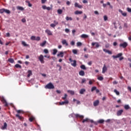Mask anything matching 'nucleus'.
Here are the masks:
<instances>
[{
  "label": "nucleus",
  "instance_id": "1",
  "mask_svg": "<svg viewBox=\"0 0 131 131\" xmlns=\"http://www.w3.org/2000/svg\"><path fill=\"white\" fill-rule=\"evenodd\" d=\"M45 89H48V90H53V89H55V86H54L53 83L50 82L45 86Z\"/></svg>",
  "mask_w": 131,
  "mask_h": 131
},
{
  "label": "nucleus",
  "instance_id": "2",
  "mask_svg": "<svg viewBox=\"0 0 131 131\" xmlns=\"http://www.w3.org/2000/svg\"><path fill=\"white\" fill-rule=\"evenodd\" d=\"M69 61L71 62L72 66H73V67H76V60H73L72 58H69ZM73 62V63H72Z\"/></svg>",
  "mask_w": 131,
  "mask_h": 131
},
{
  "label": "nucleus",
  "instance_id": "3",
  "mask_svg": "<svg viewBox=\"0 0 131 131\" xmlns=\"http://www.w3.org/2000/svg\"><path fill=\"white\" fill-rule=\"evenodd\" d=\"M1 101L3 104H5V107H8L9 106V104H8V102H7V100L5 99V98L2 97L1 98Z\"/></svg>",
  "mask_w": 131,
  "mask_h": 131
},
{
  "label": "nucleus",
  "instance_id": "4",
  "mask_svg": "<svg viewBox=\"0 0 131 131\" xmlns=\"http://www.w3.org/2000/svg\"><path fill=\"white\" fill-rule=\"evenodd\" d=\"M38 59L40 61V62L41 63V64H44L45 63V60H43V55H40L39 57H38Z\"/></svg>",
  "mask_w": 131,
  "mask_h": 131
},
{
  "label": "nucleus",
  "instance_id": "5",
  "mask_svg": "<svg viewBox=\"0 0 131 131\" xmlns=\"http://www.w3.org/2000/svg\"><path fill=\"white\" fill-rule=\"evenodd\" d=\"M119 46L120 48H123V49H125V48L127 47V43L126 42H124L122 43H120Z\"/></svg>",
  "mask_w": 131,
  "mask_h": 131
},
{
  "label": "nucleus",
  "instance_id": "6",
  "mask_svg": "<svg viewBox=\"0 0 131 131\" xmlns=\"http://www.w3.org/2000/svg\"><path fill=\"white\" fill-rule=\"evenodd\" d=\"M66 104H69V101H68V100H66L64 101L59 102V105H66Z\"/></svg>",
  "mask_w": 131,
  "mask_h": 131
},
{
  "label": "nucleus",
  "instance_id": "7",
  "mask_svg": "<svg viewBox=\"0 0 131 131\" xmlns=\"http://www.w3.org/2000/svg\"><path fill=\"white\" fill-rule=\"evenodd\" d=\"M42 8L43 9V10H47V11H51V10H52V8H51L50 7H47L46 5H43L42 6Z\"/></svg>",
  "mask_w": 131,
  "mask_h": 131
},
{
  "label": "nucleus",
  "instance_id": "8",
  "mask_svg": "<svg viewBox=\"0 0 131 131\" xmlns=\"http://www.w3.org/2000/svg\"><path fill=\"white\" fill-rule=\"evenodd\" d=\"M75 116L76 118H80V119H82L84 117L83 115H80L78 114H75Z\"/></svg>",
  "mask_w": 131,
  "mask_h": 131
},
{
  "label": "nucleus",
  "instance_id": "9",
  "mask_svg": "<svg viewBox=\"0 0 131 131\" xmlns=\"http://www.w3.org/2000/svg\"><path fill=\"white\" fill-rule=\"evenodd\" d=\"M99 104H100V101H99V100H97L93 102V105L94 107H97V106H98Z\"/></svg>",
  "mask_w": 131,
  "mask_h": 131
},
{
  "label": "nucleus",
  "instance_id": "10",
  "mask_svg": "<svg viewBox=\"0 0 131 131\" xmlns=\"http://www.w3.org/2000/svg\"><path fill=\"white\" fill-rule=\"evenodd\" d=\"M45 32L48 34V35H53V33L52 32V31H51V30L49 29L46 30Z\"/></svg>",
  "mask_w": 131,
  "mask_h": 131
},
{
  "label": "nucleus",
  "instance_id": "11",
  "mask_svg": "<svg viewBox=\"0 0 131 131\" xmlns=\"http://www.w3.org/2000/svg\"><path fill=\"white\" fill-rule=\"evenodd\" d=\"M122 113H123V110H120L117 111V116H120L121 115V114H122Z\"/></svg>",
  "mask_w": 131,
  "mask_h": 131
},
{
  "label": "nucleus",
  "instance_id": "12",
  "mask_svg": "<svg viewBox=\"0 0 131 131\" xmlns=\"http://www.w3.org/2000/svg\"><path fill=\"white\" fill-rule=\"evenodd\" d=\"M107 67H106V64L103 65V67L102 68V73H105L106 71H107Z\"/></svg>",
  "mask_w": 131,
  "mask_h": 131
},
{
  "label": "nucleus",
  "instance_id": "13",
  "mask_svg": "<svg viewBox=\"0 0 131 131\" xmlns=\"http://www.w3.org/2000/svg\"><path fill=\"white\" fill-rule=\"evenodd\" d=\"M119 12L121 13L122 16H123L124 17H126V15H127L126 12H123V11H122V10H121V9H119Z\"/></svg>",
  "mask_w": 131,
  "mask_h": 131
},
{
  "label": "nucleus",
  "instance_id": "14",
  "mask_svg": "<svg viewBox=\"0 0 131 131\" xmlns=\"http://www.w3.org/2000/svg\"><path fill=\"white\" fill-rule=\"evenodd\" d=\"M15 116H16V117L18 118V119H19V120H21V121H23V120L24 119V118H23V117L19 115V114H16L15 115Z\"/></svg>",
  "mask_w": 131,
  "mask_h": 131
},
{
  "label": "nucleus",
  "instance_id": "15",
  "mask_svg": "<svg viewBox=\"0 0 131 131\" xmlns=\"http://www.w3.org/2000/svg\"><path fill=\"white\" fill-rule=\"evenodd\" d=\"M57 57L63 58L64 57V52L62 51L60 52L59 53L57 54Z\"/></svg>",
  "mask_w": 131,
  "mask_h": 131
},
{
  "label": "nucleus",
  "instance_id": "16",
  "mask_svg": "<svg viewBox=\"0 0 131 131\" xmlns=\"http://www.w3.org/2000/svg\"><path fill=\"white\" fill-rule=\"evenodd\" d=\"M74 6L75 8H78L79 9L82 8V6L79 5L77 3H75Z\"/></svg>",
  "mask_w": 131,
  "mask_h": 131
},
{
  "label": "nucleus",
  "instance_id": "17",
  "mask_svg": "<svg viewBox=\"0 0 131 131\" xmlns=\"http://www.w3.org/2000/svg\"><path fill=\"white\" fill-rule=\"evenodd\" d=\"M96 45V48H99L100 47V45H99V43L95 42H92V47H94V46Z\"/></svg>",
  "mask_w": 131,
  "mask_h": 131
},
{
  "label": "nucleus",
  "instance_id": "18",
  "mask_svg": "<svg viewBox=\"0 0 131 131\" xmlns=\"http://www.w3.org/2000/svg\"><path fill=\"white\" fill-rule=\"evenodd\" d=\"M103 52H105V53H107V54H109V55H112V52L108 50L107 49H103Z\"/></svg>",
  "mask_w": 131,
  "mask_h": 131
},
{
  "label": "nucleus",
  "instance_id": "19",
  "mask_svg": "<svg viewBox=\"0 0 131 131\" xmlns=\"http://www.w3.org/2000/svg\"><path fill=\"white\" fill-rule=\"evenodd\" d=\"M74 14L75 15H81V14H82V11L76 10L75 11Z\"/></svg>",
  "mask_w": 131,
  "mask_h": 131
},
{
  "label": "nucleus",
  "instance_id": "20",
  "mask_svg": "<svg viewBox=\"0 0 131 131\" xmlns=\"http://www.w3.org/2000/svg\"><path fill=\"white\" fill-rule=\"evenodd\" d=\"M61 43L63 45H65V46H66V47H68V43L67 42V41H66V40H65V39L62 40L61 41Z\"/></svg>",
  "mask_w": 131,
  "mask_h": 131
},
{
  "label": "nucleus",
  "instance_id": "21",
  "mask_svg": "<svg viewBox=\"0 0 131 131\" xmlns=\"http://www.w3.org/2000/svg\"><path fill=\"white\" fill-rule=\"evenodd\" d=\"M31 75H32V71H31V70L28 71L27 77H30Z\"/></svg>",
  "mask_w": 131,
  "mask_h": 131
},
{
  "label": "nucleus",
  "instance_id": "22",
  "mask_svg": "<svg viewBox=\"0 0 131 131\" xmlns=\"http://www.w3.org/2000/svg\"><path fill=\"white\" fill-rule=\"evenodd\" d=\"M79 75H80V76H84V71L81 70L79 72Z\"/></svg>",
  "mask_w": 131,
  "mask_h": 131
},
{
  "label": "nucleus",
  "instance_id": "23",
  "mask_svg": "<svg viewBox=\"0 0 131 131\" xmlns=\"http://www.w3.org/2000/svg\"><path fill=\"white\" fill-rule=\"evenodd\" d=\"M85 89H81L79 91V93L80 94V95H83V93H85Z\"/></svg>",
  "mask_w": 131,
  "mask_h": 131
},
{
  "label": "nucleus",
  "instance_id": "24",
  "mask_svg": "<svg viewBox=\"0 0 131 131\" xmlns=\"http://www.w3.org/2000/svg\"><path fill=\"white\" fill-rule=\"evenodd\" d=\"M35 120V118H34V117L33 116H31L29 118V120L30 122H32V121H33V120Z\"/></svg>",
  "mask_w": 131,
  "mask_h": 131
},
{
  "label": "nucleus",
  "instance_id": "25",
  "mask_svg": "<svg viewBox=\"0 0 131 131\" xmlns=\"http://www.w3.org/2000/svg\"><path fill=\"white\" fill-rule=\"evenodd\" d=\"M81 38H88V37H89V35L83 34L81 35Z\"/></svg>",
  "mask_w": 131,
  "mask_h": 131
},
{
  "label": "nucleus",
  "instance_id": "26",
  "mask_svg": "<svg viewBox=\"0 0 131 131\" xmlns=\"http://www.w3.org/2000/svg\"><path fill=\"white\" fill-rule=\"evenodd\" d=\"M47 44V41H43L42 43H40V47H43Z\"/></svg>",
  "mask_w": 131,
  "mask_h": 131
},
{
  "label": "nucleus",
  "instance_id": "27",
  "mask_svg": "<svg viewBox=\"0 0 131 131\" xmlns=\"http://www.w3.org/2000/svg\"><path fill=\"white\" fill-rule=\"evenodd\" d=\"M68 93H69V94H70L71 95H74L75 92L74 91H72V90H68Z\"/></svg>",
  "mask_w": 131,
  "mask_h": 131
},
{
  "label": "nucleus",
  "instance_id": "28",
  "mask_svg": "<svg viewBox=\"0 0 131 131\" xmlns=\"http://www.w3.org/2000/svg\"><path fill=\"white\" fill-rule=\"evenodd\" d=\"M66 20H67V21H72L73 19H72V17H69V16H67L66 17Z\"/></svg>",
  "mask_w": 131,
  "mask_h": 131
},
{
  "label": "nucleus",
  "instance_id": "29",
  "mask_svg": "<svg viewBox=\"0 0 131 131\" xmlns=\"http://www.w3.org/2000/svg\"><path fill=\"white\" fill-rule=\"evenodd\" d=\"M81 69H83V70H86V68L84 64H82L80 66Z\"/></svg>",
  "mask_w": 131,
  "mask_h": 131
},
{
  "label": "nucleus",
  "instance_id": "30",
  "mask_svg": "<svg viewBox=\"0 0 131 131\" xmlns=\"http://www.w3.org/2000/svg\"><path fill=\"white\" fill-rule=\"evenodd\" d=\"M17 9L20 11H24V8L21 6H17Z\"/></svg>",
  "mask_w": 131,
  "mask_h": 131
},
{
  "label": "nucleus",
  "instance_id": "31",
  "mask_svg": "<svg viewBox=\"0 0 131 131\" xmlns=\"http://www.w3.org/2000/svg\"><path fill=\"white\" fill-rule=\"evenodd\" d=\"M57 13L59 15H61L63 13V10L62 9H58L57 10Z\"/></svg>",
  "mask_w": 131,
  "mask_h": 131
},
{
  "label": "nucleus",
  "instance_id": "32",
  "mask_svg": "<svg viewBox=\"0 0 131 131\" xmlns=\"http://www.w3.org/2000/svg\"><path fill=\"white\" fill-rule=\"evenodd\" d=\"M15 67L16 68H20V69H21L22 68V66H21V65L19 64H16L15 65Z\"/></svg>",
  "mask_w": 131,
  "mask_h": 131
},
{
  "label": "nucleus",
  "instance_id": "33",
  "mask_svg": "<svg viewBox=\"0 0 131 131\" xmlns=\"http://www.w3.org/2000/svg\"><path fill=\"white\" fill-rule=\"evenodd\" d=\"M124 109H125V110H128V109H129V105L126 104L124 105Z\"/></svg>",
  "mask_w": 131,
  "mask_h": 131
},
{
  "label": "nucleus",
  "instance_id": "34",
  "mask_svg": "<svg viewBox=\"0 0 131 131\" xmlns=\"http://www.w3.org/2000/svg\"><path fill=\"white\" fill-rule=\"evenodd\" d=\"M8 62H10V63H14V59L13 58H9L8 59Z\"/></svg>",
  "mask_w": 131,
  "mask_h": 131
},
{
  "label": "nucleus",
  "instance_id": "35",
  "mask_svg": "<svg viewBox=\"0 0 131 131\" xmlns=\"http://www.w3.org/2000/svg\"><path fill=\"white\" fill-rule=\"evenodd\" d=\"M53 55H56V54H57V53H58V50H57V49H53Z\"/></svg>",
  "mask_w": 131,
  "mask_h": 131
},
{
  "label": "nucleus",
  "instance_id": "36",
  "mask_svg": "<svg viewBox=\"0 0 131 131\" xmlns=\"http://www.w3.org/2000/svg\"><path fill=\"white\" fill-rule=\"evenodd\" d=\"M104 120L103 119H100L98 121V123H104Z\"/></svg>",
  "mask_w": 131,
  "mask_h": 131
},
{
  "label": "nucleus",
  "instance_id": "37",
  "mask_svg": "<svg viewBox=\"0 0 131 131\" xmlns=\"http://www.w3.org/2000/svg\"><path fill=\"white\" fill-rule=\"evenodd\" d=\"M7 123L5 122L4 124V126L3 127L2 129H6L7 128Z\"/></svg>",
  "mask_w": 131,
  "mask_h": 131
},
{
  "label": "nucleus",
  "instance_id": "38",
  "mask_svg": "<svg viewBox=\"0 0 131 131\" xmlns=\"http://www.w3.org/2000/svg\"><path fill=\"white\" fill-rule=\"evenodd\" d=\"M89 122V118H86L85 119H83L82 122L84 123V122Z\"/></svg>",
  "mask_w": 131,
  "mask_h": 131
},
{
  "label": "nucleus",
  "instance_id": "39",
  "mask_svg": "<svg viewBox=\"0 0 131 131\" xmlns=\"http://www.w3.org/2000/svg\"><path fill=\"white\" fill-rule=\"evenodd\" d=\"M67 97H68V95H67V94H65L64 97H62V99L66 100V99H67Z\"/></svg>",
  "mask_w": 131,
  "mask_h": 131
},
{
  "label": "nucleus",
  "instance_id": "40",
  "mask_svg": "<svg viewBox=\"0 0 131 131\" xmlns=\"http://www.w3.org/2000/svg\"><path fill=\"white\" fill-rule=\"evenodd\" d=\"M97 79L98 80L102 81V80H103V79H104V78L102 76H99V77H97Z\"/></svg>",
  "mask_w": 131,
  "mask_h": 131
},
{
  "label": "nucleus",
  "instance_id": "41",
  "mask_svg": "<svg viewBox=\"0 0 131 131\" xmlns=\"http://www.w3.org/2000/svg\"><path fill=\"white\" fill-rule=\"evenodd\" d=\"M72 52H73V54H74L75 55L77 54V50H76V49H73V50H72Z\"/></svg>",
  "mask_w": 131,
  "mask_h": 131
},
{
  "label": "nucleus",
  "instance_id": "42",
  "mask_svg": "<svg viewBox=\"0 0 131 131\" xmlns=\"http://www.w3.org/2000/svg\"><path fill=\"white\" fill-rule=\"evenodd\" d=\"M4 13H6V14H10V13H11V12L10 11V10H8V9H5Z\"/></svg>",
  "mask_w": 131,
  "mask_h": 131
},
{
  "label": "nucleus",
  "instance_id": "43",
  "mask_svg": "<svg viewBox=\"0 0 131 131\" xmlns=\"http://www.w3.org/2000/svg\"><path fill=\"white\" fill-rule=\"evenodd\" d=\"M5 8H2L0 9V13L3 14V13H5Z\"/></svg>",
  "mask_w": 131,
  "mask_h": 131
},
{
  "label": "nucleus",
  "instance_id": "44",
  "mask_svg": "<svg viewBox=\"0 0 131 131\" xmlns=\"http://www.w3.org/2000/svg\"><path fill=\"white\" fill-rule=\"evenodd\" d=\"M97 90V87L93 86L91 89V92H94V91H96Z\"/></svg>",
  "mask_w": 131,
  "mask_h": 131
},
{
  "label": "nucleus",
  "instance_id": "45",
  "mask_svg": "<svg viewBox=\"0 0 131 131\" xmlns=\"http://www.w3.org/2000/svg\"><path fill=\"white\" fill-rule=\"evenodd\" d=\"M114 93L117 95V96L119 95V92L117 91L116 89L114 90Z\"/></svg>",
  "mask_w": 131,
  "mask_h": 131
},
{
  "label": "nucleus",
  "instance_id": "46",
  "mask_svg": "<svg viewBox=\"0 0 131 131\" xmlns=\"http://www.w3.org/2000/svg\"><path fill=\"white\" fill-rule=\"evenodd\" d=\"M77 47H81V46H82V43L80 42H77Z\"/></svg>",
  "mask_w": 131,
  "mask_h": 131
},
{
  "label": "nucleus",
  "instance_id": "47",
  "mask_svg": "<svg viewBox=\"0 0 131 131\" xmlns=\"http://www.w3.org/2000/svg\"><path fill=\"white\" fill-rule=\"evenodd\" d=\"M122 56V53H120L117 55V58H120Z\"/></svg>",
  "mask_w": 131,
  "mask_h": 131
},
{
  "label": "nucleus",
  "instance_id": "48",
  "mask_svg": "<svg viewBox=\"0 0 131 131\" xmlns=\"http://www.w3.org/2000/svg\"><path fill=\"white\" fill-rule=\"evenodd\" d=\"M43 52L45 54H49V50L48 49H45L43 50Z\"/></svg>",
  "mask_w": 131,
  "mask_h": 131
},
{
  "label": "nucleus",
  "instance_id": "49",
  "mask_svg": "<svg viewBox=\"0 0 131 131\" xmlns=\"http://www.w3.org/2000/svg\"><path fill=\"white\" fill-rule=\"evenodd\" d=\"M21 43L24 46V47H27V46H28V45L26 44V43L24 41H23Z\"/></svg>",
  "mask_w": 131,
  "mask_h": 131
},
{
  "label": "nucleus",
  "instance_id": "50",
  "mask_svg": "<svg viewBox=\"0 0 131 131\" xmlns=\"http://www.w3.org/2000/svg\"><path fill=\"white\" fill-rule=\"evenodd\" d=\"M93 82H95V80H90L89 81V84L91 85V84H93Z\"/></svg>",
  "mask_w": 131,
  "mask_h": 131
},
{
  "label": "nucleus",
  "instance_id": "51",
  "mask_svg": "<svg viewBox=\"0 0 131 131\" xmlns=\"http://www.w3.org/2000/svg\"><path fill=\"white\" fill-rule=\"evenodd\" d=\"M103 18L104 21H107V20H108V17H107L106 15H104Z\"/></svg>",
  "mask_w": 131,
  "mask_h": 131
},
{
  "label": "nucleus",
  "instance_id": "52",
  "mask_svg": "<svg viewBox=\"0 0 131 131\" xmlns=\"http://www.w3.org/2000/svg\"><path fill=\"white\" fill-rule=\"evenodd\" d=\"M35 40H37V41L40 40V37L37 36V37H35Z\"/></svg>",
  "mask_w": 131,
  "mask_h": 131
},
{
  "label": "nucleus",
  "instance_id": "53",
  "mask_svg": "<svg viewBox=\"0 0 131 131\" xmlns=\"http://www.w3.org/2000/svg\"><path fill=\"white\" fill-rule=\"evenodd\" d=\"M51 27H52L53 28H55L56 27V25L55 24H51L50 25Z\"/></svg>",
  "mask_w": 131,
  "mask_h": 131
},
{
  "label": "nucleus",
  "instance_id": "54",
  "mask_svg": "<svg viewBox=\"0 0 131 131\" xmlns=\"http://www.w3.org/2000/svg\"><path fill=\"white\" fill-rule=\"evenodd\" d=\"M85 81H86V80L85 79V78H83V79H82V81H81L82 84L83 83H84V82H85Z\"/></svg>",
  "mask_w": 131,
  "mask_h": 131
},
{
  "label": "nucleus",
  "instance_id": "55",
  "mask_svg": "<svg viewBox=\"0 0 131 131\" xmlns=\"http://www.w3.org/2000/svg\"><path fill=\"white\" fill-rule=\"evenodd\" d=\"M35 36H32L31 37V40H35Z\"/></svg>",
  "mask_w": 131,
  "mask_h": 131
},
{
  "label": "nucleus",
  "instance_id": "56",
  "mask_svg": "<svg viewBox=\"0 0 131 131\" xmlns=\"http://www.w3.org/2000/svg\"><path fill=\"white\" fill-rule=\"evenodd\" d=\"M88 65H89V66H92V64H93V62L92 61H89L88 63Z\"/></svg>",
  "mask_w": 131,
  "mask_h": 131
},
{
  "label": "nucleus",
  "instance_id": "57",
  "mask_svg": "<svg viewBox=\"0 0 131 131\" xmlns=\"http://www.w3.org/2000/svg\"><path fill=\"white\" fill-rule=\"evenodd\" d=\"M70 31V30L69 29H65V32L67 33H69V32Z\"/></svg>",
  "mask_w": 131,
  "mask_h": 131
},
{
  "label": "nucleus",
  "instance_id": "58",
  "mask_svg": "<svg viewBox=\"0 0 131 131\" xmlns=\"http://www.w3.org/2000/svg\"><path fill=\"white\" fill-rule=\"evenodd\" d=\"M71 46H74V45H75V42H74V41H72L71 42Z\"/></svg>",
  "mask_w": 131,
  "mask_h": 131
},
{
  "label": "nucleus",
  "instance_id": "59",
  "mask_svg": "<svg viewBox=\"0 0 131 131\" xmlns=\"http://www.w3.org/2000/svg\"><path fill=\"white\" fill-rule=\"evenodd\" d=\"M127 11L129 12V13H131V9L129 8H127Z\"/></svg>",
  "mask_w": 131,
  "mask_h": 131
},
{
  "label": "nucleus",
  "instance_id": "60",
  "mask_svg": "<svg viewBox=\"0 0 131 131\" xmlns=\"http://www.w3.org/2000/svg\"><path fill=\"white\" fill-rule=\"evenodd\" d=\"M86 18H88V16H86V14H84L83 19L85 20V19H86Z\"/></svg>",
  "mask_w": 131,
  "mask_h": 131
},
{
  "label": "nucleus",
  "instance_id": "61",
  "mask_svg": "<svg viewBox=\"0 0 131 131\" xmlns=\"http://www.w3.org/2000/svg\"><path fill=\"white\" fill-rule=\"evenodd\" d=\"M21 21L23 23H25V22H26V19L25 18H23L21 19Z\"/></svg>",
  "mask_w": 131,
  "mask_h": 131
},
{
  "label": "nucleus",
  "instance_id": "62",
  "mask_svg": "<svg viewBox=\"0 0 131 131\" xmlns=\"http://www.w3.org/2000/svg\"><path fill=\"white\" fill-rule=\"evenodd\" d=\"M82 2L83 4H88V1L86 0H83Z\"/></svg>",
  "mask_w": 131,
  "mask_h": 131
},
{
  "label": "nucleus",
  "instance_id": "63",
  "mask_svg": "<svg viewBox=\"0 0 131 131\" xmlns=\"http://www.w3.org/2000/svg\"><path fill=\"white\" fill-rule=\"evenodd\" d=\"M41 4H45L46 3V2H47V0H41Z\"/></svg>",
  "mask_w": 131,
  "mask_h": 131
},
{
  "label": "nucleus",
  "instance_id": "64",
  "mask_svg": "<svg viewBox=\"0 0 131 131\" xmlns=\"http://www.w3.org/2000/svg\"><path fill=\"white\" fill-rule=\"evenodd\" d=\"M6 36H7V37H10V33H7L6 34Z\"/></svg>",
  "mask_w": 131,
  "mask_h": 131
}]
</instances>
